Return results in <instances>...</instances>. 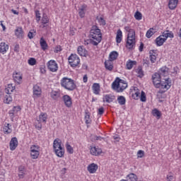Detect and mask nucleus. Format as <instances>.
Segmentation results:
<instances>
[{
	"label": "nucleus",
	"instance_id": "obj_27",
	"mask_svg": "<svg viewBox=\"0 0 181 181\" xmlns=\"http://www.w3.org/2000/svg\"><path fill=\"white\" fill-rule=\"evenodd\" d=\"M118 58V52L116 51H112V52H110V55H109V59L110 60V62H114V60H117V59Z\"/></svg>",
	"mask_w": 181,
	"mask_h": 181
},
{
	"label": "nucleus",
	"instance_id": "obj_63",
	"mask_svg": "<svg viewBox=\"0 0 181 181\" xmlns=\"http://www.w3.org/2000/svg\"><path fill=\"white\" fill-rule=\"evenodd\" d=\"M28 37L29 38V39H33V33H32V32H29L28 33Z\"/></svg>",
	"mask_w": 181,
	"mask_h": 181
},
{
	"label": "nucleus",
	"instance_id": "obj_11",
	"mask_svg": "<svg viewBox=\"0 0 181 181\" xmlns=\"http://www.w3.org/2000/svg\"><path fill=\"white\" fill-rule=\"evenodd\" d=\"M18 148V139L13 137L10 141V149L11 151H15Z\"/></svg>",
	"mask_w": 181,
	"mask_h": 181
},
{
	"label": "nucleus",
	"instance_id": "obj_6",
	"mask_svg": "<svg viewBox=\"0 0 181 181\" xmlns=\"http://www.w3.org/2000/svg\"><path fill=\"white\" fill-rule=\"evenodd\" d=\"M161 78H162V76H160V74L159 73H155L152 76L153 83L156 88H159L160 83L162 82L160 81Z\"/></svg>",
	"mask_w": 181,
	"mask_h": 181
},
{
	"label": "nucleus",
	"instance_id": "obj_55",
	"mask_svg": "<svg viewBox=\"0 0 181 181\" xmlns=\"http://www.w3.org/2000/svg\"><path fill=\"white\" fill-rule=\"evenodd\" d=\"M100 42L95 41L93 40H90V44L93 45V46H98V43H100Z\"/></svg>",
	"mask_w": 181,
	"mask_h": 181
},
{
	"label": "nucleus",
	"instance_id": "obj_23",
	"mask_svg": "<svg viewBox=\"0 0 181 181\" xmlns=\"http://www.w3.org/2000/svg\"><path fill=\"white\" fill-rule=\"evenodd\" d=\"M92 88L94 94H95L96 95H98V94H100V83H93Z\"/></svg>",
	"mask_w": 181,
	"mask_h": 181
},
{
	"label": "nucleus",
	"instance_id": "obj_18",
	"mask_svg": "<svg viewBox=\"0 0 181 181\" xmlns=\"http://www.w3.org/2000/svg\"><path fill=\"white\" fill-rule=\"evenodd\" d=\"M178 2H179V0H169V2H168L169 9H171L172 11H173V9H176V6H177Z\"/></svg>",
	"mask_w": 181,
	"mask_h": 181
},
{
	"label": "nucleus",
	"instance_id": "obj_53",
	"mask_svg": "<svg viewBox=\"0 0 181 181\" xmlns=\"http://www.w3.org/2000/svg\"><path fill=\"white\" fill-rule=\"evenodd\" d=\"M144 156H145V151L139 150L137 152V158H144Z\"/></svg>",
	"mask_w": 181,
	"mask_h": 181
},
{
	"label": "nucleus",
	"instance_id": "obj_38",
	"mask_svg": "<svg viewBox=\"0 0 181 181\" xmlns=\"http://www.w3.org/2000/svg\"><path fill=\"white\" fill-rule=\"evenodd\" d=\"M4 103L5 104H11L12 103V96H11V94L5 95Z\"/></svg>",
	"mask_w": 181,
	"mask_h": 181
},
{
	"label": "nucleus",
	"instance_id": "obj_35",
	"mask_svg": "<svg viewBox=\"0 0 181 181\" xmlns=\"http://www.w3.org/2000/svg\"><path fill=\"white\" fill-rule=\"evenodd\" d=\"M42 23L44 25L42 28H46V25L49 23V17H47V15L43 14L42 18Z\"/></svg>",
	"mask_w": 181,
	"mask_h": 181
},
{
	"label": "nucleus",
	"instance_id": "obj_13",
	"mask_svg": "<svg viewBox=\"0 0 181 181\" xmlns=\"http://www.w3.org/2000/svg\"><path fill=\"white\" fill-rule=\"evenodd\" d=\"M63 100L65 105L70 108V107H71V104H73L71 102V98L68 95H64L63 96Z\"/></svg>",
	"mask_w": 181,
	"mask_h": 181
},
{
	"label": "nucleus",
	"instance_id": "obj_5",
	"mask_svg": "<svg viewBox=\"0 0 181 181\" xmlns=\"http://www.w3.org/2000/svg\"><path fill=\"white\" fill-rule=\"evenodd\" d=\"M68 60L71 67H77L80 63V58L77 54H71V56L69 57Z\"/></svg>",
	"mask_w": 181,
	"mask_h": 181
},
{
	"label": "nucleus",
	"instance_id": "obj_15",
	"mask_svg": "<svg viewBox=\"0 0 181 181\" xmlns=\"http://www.w3.org/2000/svg\"><path fill=\"white\" fill-rule=\"evenodd\" d=\"M165 40H168V37H170L171 39H173L175 37V35L172 31L165 30L162 33L161 35Z\"/></svg>",
	"mask_w": 181,
	"mask_h": 181
},
{
	"label": "nucleus",
	"instance_id": "obj_17",
	"mask_svg": "<svg viewBox=\"0 0 181 181\" xmlns=\"http://www.w3.org/2000/svg\"><path fill=\"white\" fill-rule=\"evenodd\" d=\"M8 49H9V45H8L5 42H1L0 53H2V54H5L6 53V52H8Z\"/></svg>",
	"mask_w": 181,
	"mask_h": 181
},
{
	"label": "nucleus",
	"instance_id": "obj_19",
	"mask_svg": "<svg viewBox=\"0 0 181 181\" xmlns=\"http://www.w3.org/2000/svg\"><path fill=\"white\" fill-rule=\"evenodd\" d=\"M103 153V150L101 148H98L96 147H91L90 148V153L91 155H95V156H97L98 155H100V153Z\"/></svg>",
	"mask_w": 181,
	"mask_h": 181
},
{
	"label": "nucleus",
	"instance_id": "obj_10",
	"mask_svg": "<svg viewBox=\"0 0 181 181\" xmlns=\"http://www.w3.org/2000/svg\"><path fill=\"white\" fill-rule=\"evenodd\" d=\"M15 35L18 37V39H23V36H25V33L23 32V29L22 27H16L15 30Z\"/></svg>",
	"mask_w": 181,
	"mask_h": 181
},
{
	"label": "nucleus",
	"instance_id": "obj_42",
	"mask_svg": "<svg viewBox=\"0 0 181 181\" xmlns=\"http://www.w3.org/2000/svg\"><path fill=\"white\" fill-rule=\"evenodd\" d=\"M16 111L18 112V111H21V107H14L13 108V110L9 111V114L10 115H11V117H13V115H15V112Z\"/></svg>",
	"mask_w": 181,
	"mask_h": 181
},
{
	"label": "nucleus",
	"instance_id": "obj_31",
	"mask_svg": "<svg viewBox=\"0 0 181 181\" xmlns=\"http://www.w3.org/2000/svg\"><path fill=\"white\" fill-rule=\"evenodd\" d=\"M52 100H57L60 97V92L52 90L50 93Z\"/></svg>",
	"mask_w": 181,
	"mask_h": 181
},
{
	"label": "nucleus",
	"instance_id": "obj_2",
	"mask_svg": "<svg viewBox=\"0 0 181 181\" xmlns=\"http://www.w3.org/2000/svg\"><path fill=\"white\" fill-rule=\"evenodd\" d=\"M54 152L59 158H63L64 156V148L62 146V140L60 139H56L53 142Z\"/></svg>",
	"mask_w": 181,
	"mask_h": 181
},
{
	"label": "nucleus",
	"instance_id": "obj_32",
	"mask_svg": "<svg viewBox=\"0 0 181 181\" xmlns=\"http://www.w3.org/2000/svg\"><path fill=\"white\" fill-rule=\"evenodd\" d=\"M152 115L153 117H156L157 119H159L160 117H162V112H160V111H159L158 109H153L152 110Z\"/></svg>",
	"mask_w": 181,
	"mask_h": 181
},
{
	"label": "nucleus",
	"instance_id": "obj_8",
	"mask_svg": "<svg viewBox=\"0 0 181 181\" xmlns=\"http://www.w3.org/2000/svg\"><path fill=\"white\" fill-rule=\"evenodd\" d=\"M120 83H124V80L119 78V77L116 78L115 81L112 84V88L117 91H119Z\"/></svg>",
	"mask_w": 181,
	"mask_h": 181
},
{
	"label": "nucleus",
	"instance_id": "obj_45",
	"mask_svg": "<svg viewBox=\"0 0 181 181\" xmlns=\"http://www.w3.org/2000/svg\"><path fill=\"white\" fill-rule=\"evenodd\" d=\"M66 151H67V152H69V153H74V150L73 149V147H71V146L70 144H69V142H67L66 144Z\"/></svg>",
	"mask_w": 181,
	"mask_h": 181
},
{
	"label": "nucleus",
	"instance_id": "obj_4",
	"mask_svg": "<svg viewBox=\"0 0 181 181\" xmlns=\"http://www.w3.org/2000/svg\"><path fill=\"white\" fill-rule=\"evenodd\" d=\"M90 37L96 40V42H101L103 40V34L101 30L97 25H93L90 30Z\"/></svg>",
	"mask_w": 181,
	"mask_h": 181
},
{
	"label": "nucleus",
	"instance_id": "obj_54",
	"mask_svg": "<svg viewBox=\"0 0 181 181\" xmlns=\"http://www.w3.org/2000/svg\"><path fill=\"white\" fill-rule=\"evenodd\" d=\"M35 16L37 18V22H39L40 21V11L39 10L35 11Z\"/></svg>",
	"mask_w": 181,
	"mask_h": 181
},
{
	"label": "nucleus",
	"instance_id": "obj_61",
	"mask_svg": "<svg viewBox=\"0 0 181 181\" xmlns=\"http://www.w3.org/2000/svg\"><path fill=\"white\" fill-rule=\"evenodd\" d=\"M104 114V107H100L98 109V115H103Z\"/></svg>",
	"mask_w": 181,
	"mask_h": 181
},
{
	"label": "nucleus",
	"instance_id": "obj_25",
	"mask_svg": "<svg viewBox=\"0 0 181 181\" xmlns=\"http://www.w3.org/2000/svg\"><path fill=\"white\" fill-rule=\"evenodd\" d=\"M105 66L107 70H109V71H112V70L114 69V66L112 65V61L110 59L108 61H105Z\"/></svg>",
	"mask_w": 181,
	"mask_h": 181
},
{
	"label": "nucleus",
	"instance_id": "obj_47",
	"mask_svg": "<svg viewBox=\"0 0 181 181\" xmlns=\"http://www.w3.org/2000/svg\"><path fill=\"white\" fill-rule=\"evenodd\" d=\"M33 151L35 152H40V147L39 146L32 145L30 147V152H33Z\"/></svg>",
	"mask_w": 181,
	"mask_h": 181
},
{
	"label": "nucleus",
	"instance_id": "obj_44",
	"mask_svg": "<svg viewBox=\"0 0 181 181\" xmlns=\"http://www.w3.org/2000/svg\"><path fill=\"white\" fill-rule=\"evenodd\" d=\"M4 134H11L12 132V129L9 128V124H7V126L4 127L3 129Z\"/></svg>",
	"mask_w": 181,
	"mask_h": 181
},
{
	"label": "nucleus",
	"instance_id": "obj_14",
	"mask_svg": "<svg viewBox=\"0 0 181 181\" xmlns=\"http://www.w3.org/2000/svg\"><path fill=\"white\" fill-rule=\"evenodd\" d=\"M98 169V165L94 163H92L88 166V172L89 173H95Z\"/></svg>",
	"mask_w": 181,
	"mask_h": 181
},
{
	"label": "nucleus",
	"instance_id": "obj_3",
	"mask_svg": "<svg viewBox=\"0 0 181 181\" xmlns=\"http://www.w3.org/2000/svg\"><path fill=\"white\" fill-rule=\"evenodd\" d=\"M61 86L69 91H73L76 87V83H74V80L67 77H64L61 80Z\"/></svg>",
	"mask_w": 181,
	"mask_h": 181
},
{
	"label": "nucleus",
	"instance_id": "obj_28",
	"mask_svg": "<svg viewBox=\"0 0 181 181\" xmlns=\"http://www.w3.org/2000/svg\"><path fill=\"white\" fill-rule=\"evenodd\" d=\"M136 61H132L129 59L126 64V67L127 70H131V69H132L134 66H136Z\"/></svg>",
	"mask_w": 181,
	"mask_h": 181
},
{
	"label": "nucleus",
	"instance_id": "obj_7",
	"mask_svg": "<svg viewBox=\"0 0 181 181\" xmlns=\"http://www.w3.org/2000/svg\"><path fill=\"white\" fill-rule=\"evenodd\" d=\"M47 66L49 71H52L54 73L57 71L59 66H57V63L54 60H50L47 63Z\"/></svg>",
	"mask_w": 181,
	"mask_h": 181
},
{
	"label": "nucleus",
	"instance_id": "obj_49",
	"mask_svg": "<svg viewBox=\"0 0 181 181\" xmlns=\"http://www.w3.org/2000/svg\"><path fill=\"white\" fill-rule=\"evenodd\" d=\"M140 100L142 101V103H145V101H146V95L145 94V92L141 91Z\"/></svg>",
	"mask_w": 181,
	"mask_h": 181
},
{
	"label": "nucleus",
	"instance_id": "obj_24",
	"mask_svg": "<svg viewBox=\"0 0 181 181\" xmlns=\"http://www.w3.org/2000/svg\"><path fill=\"white\" fill-rule=\"evenodd\" d=\"M40 45L42 50H47L48 47L47 42H46V40L45 38H43V37H42L40 40Z\"/></svg>",
	"mask_w": 181,
	"mask_h": 181
},
{
	"label": "nucleus",
	"instance_id": "obj_60",
	"mask_svg": "<svg viewBox=\"0 0 181 181\" xmlns=\"http://www.w3.org/2000/svg\"><path fill=\"white\" fill-rule=\"evenodd\" d=\"M173 179H174L173 175H168L166 177L167 181H172L173 180Z\"/></svg>",
	"mask_w": 181,
	"mask_h": 181
},
{
	"label": "nucleus",
	"instance_id": "obj_39",
	"mask_svg": "<svg viewBox=\"0 0 181 181\" xmlns=\"http://www.w3.org/2000/svg\"><path fill=\"white\" fill-rule=\"evenodd\" d=\"M137 73V77H139V78H142L145 74H144V71L142 70V66H139L136 69Z\"/></svg>",
	"mask_w": 181,
	"mask_h": 181
},
{
	"label": "nucleus",
	"instance_id": "obj_50",
	"mask_svg": "<svg viewBox=\"0 0 181 181\" xmlns=\"http://www.w3.org/2000/svg\"><path fill=\"white\" fill-rule=\"evenodd\" d=\"M28 62V64H30V66H35V64H36V59L30 58Z\"/></svg>",
	"mask_w": 181,
	"mask_h": 181
},
{
	"label": "nucleus",
	"instance_id": "obj_43",
	"mask_svg": "<svg viewBox=\"0 0 181 181\" xmlns=\"http://www.w3.org/2000/svg\"><path fill=\"white\" fill-rule=\"evenodd\" d=\"M153 28H150L146 34V36L148 39H150V37H152V36H153V35L155 34V33H153Z\"/></svg>",
	"mask_w": 181,
	"mask_h": 181
},
{
	"label": "nucleus",
	"instance_id": "obj_58",
	"mask_svg": "<svg viewBox=\"0 0 181 181\" xmlns=\"http://www.w3.org/2000/svg\"><path fill=\"white\" fill-rule=\"evenodd\" d=\"M157 97L159 100V103H162V100H160L161 98H165V95H163L162 93H158Z\"/></svg>",
	"mask_w": 181,
	"mask_h": 181
},
{
	"label": "nucleus",
	"instance_id": "obj_29",
	"mask_svg": "<svg viewBox=\"0 0 181 181\" xmlns=\"http://www.w3.org/2000/svg\"><path fill=\"white\" fill-rule=\"evenodd\" d=\"M127 181H136L138 180V177L134 173H130L127 176Z\"/></svg>",
	"mask_w": 181,
	"mask_h": 181
},
{
	"label": "nucleus",
	"instance_id": "obj_34",
	"mask_svg": "<svg viewBox=\"0 0 181 181\" xmlns=\"http://www.w3.org/2000/svg\"><path fill=\"white\" fill-rule=\"evenodd\" d=\"M15 90V86H13L12 84H8V87L5 89L6 94H11V93H13V90Z\"/></svg>",
	"mask_w": 181,
	"mask_h": 181
},
{
	"label": "nucleus",
	"instance_id": "obj_59",
	"mask_svg": "<svg viewBox=\"0 0 181 181\" xmlns=\"http://www.w3.org/2000/svg\"><path fill=\"white\" fill-rule=\"evenodd\" d=\"M19 44H16L14 47V52H16V53H19Z\"/></svg>",
	"mask_w": 181,
	"mask_h": 181
},
{
	"label": "nucleus",
	"instance_id": "obj_26",
	"mask_svg": "<svg viewBox=\"0 0 181 181\" xmlns=\"http://www.w3.org/2000/svg\"><path fill=\"white\" fill-rule=\"evenodd\" d=\"M47 120V114L42 112L40 116L39 119L37 120V122H46Z\"/></svg>",
	"mask_w": 181,
	"mask_h": 181
},
{
	"label": "nucleus",
	"instance_id": "obj_36",
	"mask_svg": "<svg viewBox=\"0 0 181 181\" xmlns=\"http://www.w3.org/2000/svg\"><path fill=\"white\" fill-rule=\"evenodd\" d=\"M127 87H128V83L127 81H124V82H120V88L118 93H122V91H124Z\"/></svg>",
	"mask_w": 181,
	"mask_h": 181
},
{
	"label": "nucleus",
	"instance_id": "obj_16",
	"mask_svg": "<svg viewBox=\"0 0 181 181\" xmlns=\"http://www.w3.org/2000/svg\"><path fill=\"white\" fill-rule=\"evenodd\" d=\"M13 78L15 83L21 84V81H22V75H21V73L15 72L13 74Z\"/></svg>",
	"mask_w": 181,
	"mask_h": 181
},
{
	"label": "nucleus",
	"instance_id": "obj_30",
	"mask_svg": "<svg viewBox=\"0 0 181 181\" xmlns=\"http://www.w3.org/2000/svg\"><path fill=\"white\" fill-rule=\"evenodd\" d=\"M122 41V31L121 30H118L117 32V35H116V42L117 43H121Z\"/></svg>",
	"mask_w": 181,
	"mask_h": 181
},
{
	"label": "nucleus",
	"instance_id": "obj_9",
	"mask_svg": "<svg viewBox=\"0 0 181 181\" xmlns=\"http://www.w3.org/2000/svg\"><path fill=\"white\" fill-rule=\"evenodd\" d=\"M165 82L164 83H162V82H160L159 83V88H161L163 90H169V88H170V82H169V78H167L165 79Z\"/></svg>",
	"mask_w": 181,
	"mask_h": 181
},
{
	"label": "nucleus",
	"instance_id": "obj_51",
	"mask_svg": "<svg viewBox=\"0 0 181 181\" xmlns=\"http://www.w3.org/2000/svg\"><path fill=\"white\" fill-rule=\"evenodd\" d=\"M97 19L100 25H102L103 26H105L106 25L105 20H104L103 17H100L99 18L98 17H97Z\"/></svg>",
	"mask_w": 181,
	"mask_h": 181
},
{
	"label": "nucleus",
	"instance_id": "obj_64",
	"mask_svg": "<svg viewBox=\"0 0 181 181\" xmlns=\"http://www.w3.org/2000/svg\"><path fill=\"white\" fill-rule=\"evenodd\" d=\"M139 52H144V44H143V42H141V44H140Z\"/></svg>",
	"mask_w": 181,
	"mask_h": 181
},
{
	"label": "nucleus",
	"instance_id": "obj_21",
	"mask_svg": "<svg viewBox=\"0 0 181 181\" xmlns=\"http://www.w3.org/2000/svg\"><path fill=\"white\" fill-rule=\"evenodd\" d=\"M115 100V96H112L111 95H105L103 97V103H112Z\"/></svg>",
	"mask_w": 181,
	"mask_h": 181
},
{
	"label": "nucleus",
	"instance_id": "obj_52",
	"mask_svg": "<svg viewBox=\"0 0 181 181\" xmlns=\"http://www.w3.org/2000/svg\"><path fill=\"white\" fill-rule=\"evenodd\" d=\"M86 124H90L91 120L90 119V113H86L85 115Z\"/></svg>",
	"mask_w": 181,
	"mask_h": 181
},
{
	"label": "nucleus",
	"instance_id": "obj_33",
	"mask_svg": "<svg viewBox=\"0 0 181 181\" xmlns=\"http://www.w3.org/2000/svg\"><path fill=\"white\" fill-rule=\"evenodd\" d=\"M33 94L34 95H40L42 94V89H40V87L35 86L33 87Z\"/></svg>",
	"mask_w": 181,
	"mask_h": 181
},
{
	"label": "nucleus",
	"instance_id": "obj_57",
	"mask_svg": "<svg viewBox=\"0 0 181 181\" xmlns=\"http://www.w3.org/2000/svg\"><path fill=\"white\" fill-rule=\"evenodd\" d=\"M18 176L20 179H23V176H25V171H18Z\"/></svg>",
	"mask_w": 181,
	"mask_h": 181
},
{
	"label": "nucleus",
	"instance_id": "obj_41",
	"mask_svg": "<svg viewBox=\"0 0 181 181\" xmlns=\"http://www.w3.org/2000/svg\"><path fill=\"white\" fill-rule=\"evenodd\" d=\"M39 155H40V151H30V156L32 159H37V158H39Z\"/></svg>",
	"mask_w": 181,
	"mask_h": 181
},
{
	"label": "nucleus",
	"instance_id": "obj_1",
	"mask_svg": "<svg viewBox=\"0 0 181 181\" xmlns=\"http://www.w3.org/2000/svg\"><path fill=\"white\" fill-rule=\"evenodd\" d=\"M124 30L128 32L126 47L129 50H132V49H134L136 43L135 40V30L129 28V26L124 27Z\"/></svg>",
	"mask_w": 181,
	"mask_h": 181
},
{
	"label": "nucleus",
	"instance_id": "obj_22",
	"mask_svg": "<svg viewBox=\"0 0 181 181\" xmlns=\"http://www.w3.org/2000/svg\"><path fill=\"white\" fill-rule=\"evenodd\" d=\"M78 53L80 56H83V57H87V51L86 49L83 48V46L78 47Z\"/></svg>",
	"mask_w": 181,
	"mask_h": 181
},
{
	"label": "nucleus",
	"instance_id": "obj_40",
	"mask_svg": "<svg viewBox=\"0 0 181 181\" xmlns=\"http://www.w3.org/2000/svg\"><path fill=\"white\" fill-rule=\"evenodd\" d=\"M117 101L120 105H125V103H127V100L124 96H118Z\"/></svg>",
	"mask_w": 181,
	"mask_h": 181
},
{
	"label": "nucleus",
	"instance_id": "obj_12",
	"mask_svg": "<svg viewBox=\"0 0 181 181\" xmlns=\"http://www.w3.org/2000/svg\"><path fill=\"white\" fill-rule=\"evenodd\" d=\"M87 11V5L83 4L81 8H78V15L80 18H84L86 16V12Z\"/></svg>",
	"mask_w": 181,
	"mask_h": 181
},
{
	"label": "nucleus",
	"instance_id": "obj_37",
	"mask_svg": "<svg viewBox=\"0 0 181 181\" xmlns=\"http://www.w3.org/2000/svg\"><path fill=\"white\" fill-rule=\"evenodd\" d=\"M159 74L162 77H166V76H168V68L167 67L161 68L160 70Z\"/></svg>",
	"mask_w": 181,
	"mask_h": 181
},
{
	"label": "nucleus",
	"instance_id": "obj_62",
	"mask_svg": "<svg viewBox=\"0 0 181 181\" xmlns=\"http://www.w3.org/2000/svg\"><path fill=\"white\" fill-rule=\"evenodd\" d=\"M18 172H25V166L21 165L18 167Z\"/></svg>",
	"mask_w": 181,
	"mask_h": 181
},
{
	"label": "nucleus",
	"instance_id": "obj_56",
	"mask_svg": "<svg viewBox=\"0 0 181 181\" xmlns=\"http://www.w3.org/2000/svg\"><path fill=\"white\" fill-rule=\"evenodd\" d=\"M41 122H37V123H35V128H37L39 131H40V129H42V123H40Z\"/></svg>",
	"mask_w": 181,
	"mask_h": 181
},
{
	"label": "nucleus",
	"instance_id": "obj_48",
	"mask_svg": "<svg viewBox=\"0 0 181 181\" xmlns=\"http://www.w3.org/2000/svg\"><path fill=\"white\" fill-rule=\"evenodd\" d=\"M134 18L136 21H141L142 19V13L139 11H136L134 14Z\"/></svg>",
	"mask_w": 181,
	"mask_h": 181
},
{
	"label": "nucleus",
	"instance_id": "obj_20",
	"mask_svg": "<svg viewBox=\"0 0 181 181\" xmlns=\"http://www.w3.org/2000/svg\"><path fill=\"white\" fill-rule=\"evenodd\" d=\"M155 42L158 46H163V43L166 42V40L160 35L156 39Z\"/></svg>",
	"mask_w": 181,
	"mask_h": 181
},
{
	"label": "nucleus",
	"instance_id": "obj_46",
	"mask_svg": "<svg viewBox=\"0 0 181 181\" xmlns=\"http://www.w3.org/2000/svg\"><path fill=\"white\" fill-rule=\"evenodd\" d=\"M149 54L151 63H155L156 62V55L153 54V52H152V51H150Z\"/></svg>",
	"mask_w": 181,
	"mask_h": 181
}]
</instances>
